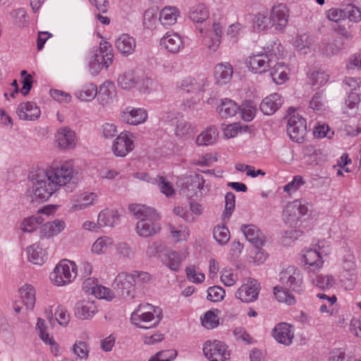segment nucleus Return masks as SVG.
I'll return each mask as SVG.
<instances>
[{
  "label": "nucleus",
  "mask_w": 361,
  "mask_h": 361,
  "mask_svg": "<svg viewBox=\"0 0 361 361\" xmlns=\"http://www.w3.org/2000/svg\"><path fill=\"white\" fill-rule=\"evenodd\" d=\"M98 200L96 193L84 192L73 195L69 203V211L72 213L85 210L94 205Z\"/></svg>",
  "instance_id": "obj_16"
},
{
  "label": "nucleus",
  "mask_w": 361,
  "mask_h": 361,
  "mask_svg": "<svg viewBox=\"0 0 361 361\" xmlns=\"http://www.w3.org/2000/svg\"><path fill=\"white\" fill-rule=\"evenodd\" d=\"M300 260L304 269L312 274L320 271L324 264L322 253L316 247L302 249L300 252Z\"/></svg>",
  "instance_id": "obj_7"
},
{
  "label": "nucleus",
  "mask_w": 361,
  "mask_h": 361,
  "mask_svg": "<svg viewBox=\"0 0 361 361\" xmlns=\"http://www.w3.org/2000/svg\"><path fill=\"white\" fill-rule=\"evenodd\" d=\"M216 110L221 118H228L233 117L238 114L239 106L231 99H224L217 106Z\"/></svg>",
  "instance_id": "obj_40"
},
{
  "label": "nucleus",
  "mask_w": 361,
  "mask_h": 361,
  "mask_svg": "<svg viewBox=\"0 0 361 361\" xmlns=\"http://www.w3.org/2000/svg\"><path fill=\"white\" fill-rule=\"evenodd\" d=\"M54 317L58 324L63 327L67 326L71 320V315L67 308L62 305H58L56 307Z\"/></svg>",
  "instance_id": "obj_51"
},
{
  "label": "nucleus",
  "mask_w": 361,
  "mask_h": 361,
  "mask_svg": "<svg viewBox=\"0 0 361 361\" xmlns=\"http://www.w3.org/2000/svg\"><path fill=\"white\" fill-rule=\"evenodd\" d=\"M265 54L279 59L284 56L285 49L279 40H274L267 45Z\"/></svg>",
  "instance_id": "obj_57"
},
{
  "label": "nucleus",
  "mask_w": 361,
  "mask_h": 361,
  "mask_svg": "<svg viewBox=\"0 0 361 361\" xmlns=\"http://www.w3.org/2000/svg\"><path fill=\"white\" fill-rule=\"evenodd\" d=\"M200 32L202 34V42L207 50L210 53H215L220 47L221 39L213 36L212 33L204 34L202 29H200Z\"/></svg>",
  "instance_id": "obj_49"
},
{
  "label": "nucleus",
  "mask_w": 361,
  "mask_h": 361,
  "mask_svg": "<svg viewBox=\"0 0 361 361\" xmlns=\"http://www.w3.org/2000/svg\"><path fill=\"white\" fill-rule=\"evenodd\" d=\"M66 229V222L63 219L44 221L39 227L38 237L42 240H50L59 235Z\"/></svg>",
  "instance_id": "obj_11"
},
{
  "label": "nucleus",
  "mask_w": 361,
  "mask_h": 361,
  "mask_svg": "<svg viewBox=\"0 0 361 361\" xmlns=\"http://www.w3.org/2000/svg\"><path fill=\"white\" fill-rule=\"evenodd\" d=\"M261 287L259 283L254 279H248L235 291V297L244 303H251L258 298Z\"/></svg>",
  "instance_id": "obj_9"
},
{
  "label": "nucleus",
  "mask_w": 361,
  "mask_h": 361,
  "mask_svg": "<svg viewBox=\"0 0 361 361\" xmlns=\"http://www.w3.org/2000/svg\"><path fill=\"white\" fill-rule=\"evenodd\" d=\"M312 39L308 35H300L295 38L293 42L294 48L301 54H306L310 51Z\"/></svg>",
  "instance_id": "obj_50"
},
{
  "label": "nucleus",
  "mask_w": 361,
  "mask_h": 361,
  "mask_svg": "<svg viewBox=\"0 0 361 361\" xmlns=\"http://www.w3.org/2000/svg\"><path fill=\"white\" fill-rule=\"evenodd\" d=\"M207 85V80L204 77L186 76L177 82L176 88L180 92L187 94L202 92Z\"/></svg>",
  "instance_id": "obj_15"
},
{
  "label": "nucleus",
  "mask_w": 361,
  "mask_h": 361,
  "mask_svg": "<svg viewBox=\"0 0 361 361\" xmlns=\"http://www.w3.org/2000/svg\"><path fill=\"white\" fill-rule=\"evenodd\" d=\"M135 148V135L124 130L121 132L112 142L111 152L118 157H124Z\"/></svg>",
  "instance_id": "obj_8"
},
{
  "label": "nucleus",
  "mask_w": 361,
  "mask_h": 361,
  "mask_svg": "<svg viewBox=\"0 0 361 361\" xmlns=\"http://www.w3.org/2000/svg\"><path fill=\"white\" fill-rule=\"evenodd\" d=\"M185 255L181 256L179 253L173 250L167 251L162 257V262L173 271L179 270L182 260Z\"/></svg>",
  "instance_id": "obj_42"
},
{
  "label": "nucleus",
  "mask_w": 361,
  "mask_h": 361,
  "mask_svg": "<svg viewBox=\"0 0 361 361\" xmlns=\"http://www.w3.org/2000/svg\"><path fill=\"white\" fill-rule=\"evenodd\" d=\"M129 209L138 221H159L161 215L157 211L149 206L142 204H132Z\"/></svg>",
  "instance_id": "obj_22"
},
{
  "label": "nucleus",
  "mask_w": 361,
  "mask_h": 361,
  "mask_svg": "<svg viewBox=\"0 0 361 361\" xmlns=\"http://www.w3.org/2000/svg\"><path fill=\"white\" fill-rule=\"evenodd\" d=\"M113 245L114 240L112 238L106 235L101 236L92 243L90 251L94 255H105Z\"/></svg>",
  "instance_id": "obj_39"
},
{
  "label": "nucleus",
  "mask_w": 361,
  "mask_h": 361,
  "mask_svg": "<svg viewBox=\"0 0 361 361\" xmlns=\"http://www.w3.org/2000/svg\"><path fill=\"white\" fill-rule=\"evenodd\" d=\"M159 20L157 11L154 8H149L145 11L143 18L144 25L148 29H154L156 27Z\"/></svg>",
  "instance_id": "obj_60"
},
{
  "label": "nucleus",
  "mask_w": 361,
  "mask_h": 361,
  "mask_svg": "<svg viewBox=\"0 0 361 361\" xmlns=\"http://www.w3.org/2000/svg\"><path fill=\"white\" fill-rule=\"evenodd\" d=\"M181 180L180 192L188 199L203 197L210 191L209 183L197 173L185 176Z\"/></svg>",
  "instance_id": "obj_6"
},
{
  "label": "nucleus",
  "mask_w": 361,
  "mask_h": 361,
  "mask_svg": "<svg viewBox=\"0 0 361 361\" xmlns=\"http://www.w3.org/2000/svg\"><path fill=\"white\" fill-rule=\"evenodd\" d=\"M98 90L96 85L87 83L75 92V97L81 102H92L97 95Z\"/></svg>",
  "instance_id": "obj_38"
},
{
  "label": "nucleus",
  "mask_w": 361,
  "mask_h": 361,
  "mask_svg": "<svg viewBox=\"0 0 361 361\" xmlns=\"http://www.w3.org/2000/svg\"><path fill=\"white\" fill-rule=\"evenodd\" d=\"M162 317L159 307L151 304L140 305L130 317L131 322L142 329H150L157 326Z\"/></svg>",
  "instance_id": "obj_4"
},
{
  "label": "nucleus",
  "mask_w": 361,
  "mask_h": 361,
  "mask_svg": "<svg viewBox=\"0 0 361 361\" xmlns=\"http://www.w3.org/2000/svg\"><path fill=\"white\" fill-rule=\"evenodd\" d=\"M271 60L267 54L258 52L250 55L245 64L250 72L255 74H262L269 71Z\"/></svg>",
  "instance_id": "obj_19"
},
{
  "label": "nucleus",
  "mask_w": 361,
  "mask_h": 361,
  "mask_svg": "<svg viewBox=\"0 0 361 361\" xmlns=\"http://www.w3.org/2000/svg\"><path fill=\"white\" fill-rule=\"evenodd\" d=\"M44 221V219L41 215H31L23 219L20 223L19 228L25 233L38 232L39 227Z\"/></svg>",
  "instance_id": "obj_36"
},
{
  "label": "nucleus",
  "mask_w": 361,
  "mask_h": 361,
  "mask_svg": "<svg viewBox=\"0 0 361 361\" xmlns=\"http://www.w3.org/2000/svg\"><path fill=\"white\" fill-rule=\"evenodd\" d=\"M240 117L245 121H250L253 119L256 113L255 106L250 101L245 102L239 106V111Z\"/></svg>",
  "instance_id": "obj_52"
},
{
  "label": "nucleus",
  "mask_w": 361,
  "mask_h": 361,
  "mask_svg": "<svg viewBox=\"0 0 361 361\" xmlns=\"http://www.w3.org/2000/svg\"><path fill=\"white\" fill-rule=\"evenodd\" d=\"M244 26L239 22L231 24L226 29V37L232 42H236L243 30Z\"/></svg>",
  "instance_id": "obj_53"
},
{
  "label": "nucleus",
  "mask_w": 361,
  "mask_h": 361,
  "mask_svg": "<svg viewBox=\"0 0 361 361\" xmlns=\"http://www.w3.org/2000/svg\"><path fill=\"white\" fill-rule=\"evenodd\" d=\"M16 26L24 27L28 25V19L24 8H18L13 10L10 13Z\"/></svg>",
  "instance_id": "obj_55"
},
{
  "label": "nucleus",
  "mask_w": 361,
  "mask_h": 361,
  "mask_svg": "<svg viewBox=\"0 0 361 361\" xmlns=\"http://www.w3.org/2000/svg\"><path fill=\"white\" fill-rule=\"evenodd\" d=\"M179 16L180 11L177 7L168 6L160 11L159 20L164 26H171L176 23Z\"/></svg>",
  "instance_id": "obj_37"
},
{
  "label": "nucleus",
  "mask_w": 361,
  "mask_h": 361,
  "mask_svg": "<svg viewBox=\"0 0 361 361\" xmlns=\"http://www.w3.org/2000/svg\"><path fill=\"white\" fill-rule=\"evenodd\" d=\"M345 19L347 18L350 22L357 23L361 20L360 9L353 4L347 5L344 8Z\"/></svg>",
  "instance_id": "obj_63"
},
{
  "label": "nucleus",
  "mask_w": 361,
  "mask_h": 361,
  "mask_svg": "<svg viewBox=\"0 0 361 361\" xmlns=\"http://www.w3.org/2000/svg\"><path fill=\"white\" fill-rule=\"evenodd\" d=\"M271 334L279 343L288 346L295 337L294 327L288 323L281 322L274 326Z\"/></svg>",
  "instance_id": "obj_21"
},
{
  "label": "nucleus",
  "mask_w": 361,
  "mask_h": 361,
  "mask_svg": "<svg viewBox=\"0 0 361 361\" xmlns=\"http://www.w3.org/2000/svg\"><path fill=\"white\" fill-rule=\"evenodd\" d=\"M290 68L283 63H277L271 69V76L278 85L286 82L289 79Z\"/></svg>",
  "instance_id": "obj_41"
},
{
  "label": "nucleus",
  "mask_w": 361,
  "mask_h": 361,
  "mask_svg": "<svg viewBox=\"0 0 361 361\" xmlns=\"http://www.w3.org/2000/svg\"><path fill=\"white\" fill-rule=\"evenodd\" d=\"M219 311L216 309L208 310L201 317L202 325L207 329L216 328L219 324Z\"/></svg>",
  "instance_id": "obj_47"
},
{
  "label": "nucleus",
  "mask_w": 361,
  "mask_h": 361,
  "mask_svg": "<svg viewBox=\"0 0 361 361\" xmlns=\"http://www.w3.org/2000/svg\"><path fill=\"white\" fill-rule=\"evenodd\" d=\"M159 221H138L136 224V233L141 238H150L159 233L161 226Z\"/></svg>",
  "instance_id": "obj_29"
},
{
  "label": "nucleus",
  "mask_w": 361,
  "mask_h": 361,
  "mask_svg": "<svg viewBox=\"0 0 361 361\" xmlns=\"http://www.w3.org/2000/svg\"><path fill=\"white\" fill-rule=\"evenodd\" d=\"M283 99L278 93H272L262 101L259 108L261 111L267 116L272 115L281 106Z\"/></svg>",
  "instance_id": "obj_31"
},
{
  "label": "nucleus",
  "mask_w": 361,
  "mask_h": 361,
  "mask_svg": "<svg viewBox=\"0 0 361 361\" xmlns=\"http://www.w3.org/2000/svg\"><path fill=\"white\" fill-rule=\"evenodd\" d=\"M240 126L236 123L222 124L221 130L223 132V137L226 140L236 137L240 132Z\"/></svg>",
  "instance_id": "obj_64"
},
{
  "label": "nucleus",
  "mask_w": 361,
  "mask_h": 361,
  "mask_svg": "<svg viewBox=\"0 0 361 361\" xmlns=\"http://www.w3.org/2000/svg\"><path fill=\"white\" fill-rule=\"evenodd\" d=\"M160 192L166 197L171 198L175 196L176 191L171 183L163 176H158L157 180Z\"/></svg>",
  "instance_id": "obj_54"
},
{
  "label": "nucleus",
  "mask_w": 361,
  "mask_h": 361,
  "mask_svg": "<svg viewBox=\"0 0 361 361\" xmlns=\"http://www.w3.org/2000/svg\"><path fill=\"white\" fill-rule=\"evenodd\" d=\"M219 130L215 126L207 127L196 137L195 145L197 147H207L216 144L219 140Z\"/></svg>",
  "instance_id": "obj_26"
},
{
  "label": "nucleus",
  "mask_w": 361,
  "mask_h": 361,
  "mask_svg": "<svg viewBox=\"0 0 361 361\" xmlns=\"http://www.w3.org/2000/svg\"><path fill=\"white\" fill-rule=\"evenodd\" d=\"M195 128L192 124L187 121L180 120L177 121L174 129V134L178 138H186L193 135Z\"/></svg>",
  "instance_id": "obj_46"
},
{
  "label": "nucleus",
  "mask_w": 361,
  "mask_h": 361,
  "mask_svg": "<svg viewBox=\"0 0 361 361\" xmlns=\"http://www.w3.org/2000/svg\"><path fill=\"white\" fill-rule=\"evenodd\" d=\"M338 281L344 290L352 291L355 289L357 283V273L339 272Z\"/></svg>",
  "instance_id": "obj_43"
},
{
  "label": "nucleus",
  "mask_w": 361,
  "mask_h": 361,
  "mask_svg": "<svg viewBox=\"0 0 361 361\" xmlns=\"http://www.w3.org/2000/svg\"><path fill=\"white\" fill-rule=\"evenodd\" d=\"M35 331L39 338L44 343L53 337L49 332L48 326L45 320L42 318L37 319Z\"/></svg>",
  "instance_id": "obj_56"
},
{
  "label": "nucleus",
  "mask_w": 361,
  "mask_h": 361,
  "mask_svg": "<svg viewBox=\"0 0 361 361\" xmlns=\"http://www.w3.org/2000/svg\"><path fill=\"white\" fill-rule=\"evenodd\" d=\"M120 221V215L118 211L112 209L102 210L97 216V224L100 227H113Z\"/></svg>",
  "instance_id": "obj_35"
},
{
  "label": "nucleus",
  "mask_w": 361,
  "mask_h": 361,
  "mask_svg": "<svg viewBox=\"0 0 361 361\" xmlns=\"http://www.w3.org/2000/svg\"><path fill=\"white\" fill-rule=\"evenodd\" d=\"M26 253L30 262L36 265H42L47 259V252L38 244H32L27 247Z\"/></svg>",
  "instance_id": "obj_34"
},
{
  "label": "nucleus",
  "mask_w": 361,
  "mask_h": 361,
  "mask_svg": "<svg viewBox=\"0 0 361 361\" xmlns=\"http://www.w3.org/2000/svg\"><path fill=\"white\" fill-rule=\"evenodd\" d=\"M168 228L170 236L175 243L185 241L189 238V229L183 225L174 226L169 224Z\"/></svg>",
  "instance_id": "obj_45"
},
{
  "label": "nucleus",
  "mask_w": 361,
  "mask_h": 361,
  "mask_svg": "<svg viewBox=\"0 0 361 361\" xmlns=\"http://www.w3.org/2000/svg\"><path fill=\"white\" fill-rule=\"evenodd\" d=\"M214 238L221 245H225L230 239V232L225 226H216L213 231Z\"/></svg>",
  "instance_id": "obj_59"
},
{
  "label": "nucleus",
  "mask_w": 361,
  "mask_h": 361,
  "mask_svg": "<svg viewBox=\"0 0 361 361\" xmlns=\"http://www.w3.org/2000/svg\"><path fill=\"white\" fill-rule=\"evenodd\" d=\"M339 272H357L356 258L350 249H344L339 256Z\"/></svg>",
  "instance_id": "obj_32"
},
{
  "label": "nucleus",
  "mask_w": 361,
  "mask_h": 361,
  "mask_svg": "<svg viewBox=\"0 0 361 361\" xmlns=\"http://www.w3.org/2000/svg\"><path fill=\"white\" fill-rule=\"evenodd\" d=\"M209 17V12L202 4H197L190 8L189 12L190 19L196 23H202Z\"/></svg>",
  "instance_id": "obj_44"
},
{
  "label": "nucleus",
  "mask_w": 361,
  "mask_h": 361,
  "mask_svg": "<svg viewBox=\"0 0 361 361\" xmlns=\"http://www.w3.org/2000/svg\"><path fill=\"white\" fill-rule=\"evenodd\" d=\"M329 79V75L320 71H313L309 76V80L311 85L317 87L326 84Z\"/></svg>",
  "instance_id": "obj_62"
},
{
  "label": "nucleus",
  "mask_w": 361,
  "mask_h": 361,
  "mask_svg": "<svg viewBox=\"0 0 361 361\" xmlns=\"http://www.w3.org/2000/svg\"><path fill=\"white\" fill-rule=\"evenodd\" d=\"M98 311L96 302L90 298L79 300L73 307L74 316L80 320H91Z\"/></svg>",
  "instance_id": "obj_17"
},
{
  "label": "nucleus",
  "mask_w": 361,
  "mask_h": 361,
  "mask_svg": "<svg viewBox=\"0 0 361 361\" xmlns=\"http://www.w3.org/2000/svg\"><path fill=\"white\" fill-rule=\"evenodd\" d=\"M18 294L25 309L29 311L33 310L36 302L35 287L30 283H25L19 288Z\"/></svg>",
  "instance_id": "obj_28"
},
{
  "label": "nucleus",
  "mask_w": 361,
  "mask_h": 361,
  "mask_svg": "<svg viewBox=\"0 0 361 361\" xmlns=\"http://www.w3.org/2000/svg\"><path fill=\"white\" fill-rule=\"evenodd\" d=\"M286 130L292 140L300 142L306 135V121L299 114H293L288 121Z\"/></svg>",
  "instance_id": "obj_13"
},
{
  "label": "nucleus",
  "mask_w": 361,
  "mask_h": 361,
  "mask_svg": "<svg viewBox=\"0 0 361 361\" xmlns=\"http://www.w3.org/2000/svg\"><path fill=\"white\" fill-rule=\"evenodd\" d=\"M73 178L71 161L53 162L46 168L37 169L29 173L25 197L32 203H44L61 188L70 184Z\"/></svg>",
  "instance_id": "obj_1"
},
{
  "label": "nucleus",
  "mask_w": 361,
  "mask_h": 361,
  "mask_svg": "<svg viewBox=\"0 0 361 361\" xmlns=\"http://www.w3.org/2000/svg\"><path fill=\"white\" fill-rule=\"evenodd\" d=\"M220 279L226 286H233L238 281V275L231 269L224 268L221 271Z\"/></svg>",
  "instance_id": "obj_61"
},
{
  "label": "nucleus",
  "mask_w": 361,
  "mask_h": 361,
  "mask_svg": "<svg viewBox=\"0 0 361 361\" xmlns=\"http://www.w3.org/2000/svg\"><path fill=\"white\" fill-rule=\"evenodd\" d=\"M54 141L60 149H72L77 145V135L73 130L68 127L61 128L56 132Z\"/></svg>",
  "instance_id": "obj_20"
},
{
  "label": "nucleus",
  "mask_w": 361,
  "mask_h": 361,
  "mask_svg": "<svg viewBox=\"0 0 361 361\" xmlns=\"http://www.w3.org/2000/svg\"><path fill=\"white\" fill-rule=\"evenodd\" d=\"M140 78L133 68H127L118 76L117 85L121 89L130 91L137 87Z\"/></svg>",
  "instance_id": "obj_23"
},
{
  "label": "nucleus",
  "mask_w": 361,
  "mask_h": 361,
  "mask_svg": "<svg viewBox=\"0 0 361 361\" xmlns=\"http://www.w3.org/2000/svg\"><path fill=\"white\" fill-rule=\"evenodd\" d=\"M78 266L75 262L66 259L61 260L50 273L51 283L57 287L71 284L77 277Z\"/></svg>",
  "instance_id": "obj_5"
},
{
  "label": "nucleus",
  "mask_w": 361,
  "mask_h": 361,
  "mask_svg": "<svg viewBox=\"0 0 361 361\" xmlns=\"http://www.w3.org/2000/svg\"><path fill=\"white\" fill-rule=\"evenodd\" d=\"M241 231L245 238L257 248L263 246L267 241L264 235L255 225H243L241 226Z\"/></svg>",
  "instance_id": "obj_27"
},
{
  "label": "nucleus",
  "mask_w": 361,
  "mask_h": 361,
  "mask_svg": "<svg viewBox=\"0 0 361 361\" xmlns=\"http://www.w3.org/2000/svg\"><path fill=\"white\" fill-rule=\"evenodd\" d=\"M160 45L168 51L178 53L184 47L182 37L174 32H168L160 40Z\"/></svg>",
  "instance_id": "obj_24"
},
{
  "label": "nucleus",
  "mask_w": 361,
  "mask_h": 361,
  "mask_svg": "<svg viewBox=\"0 0 361 361\" xmlns=\"http://www.w3.org/2000/svg\"><path fill=\"white\" fill-rule=\"evenodd\" d=\"M312 283L321 289L326 290L333 287L335 279L331 274H319L312 279Z\"/></svg>",
  "instance_id": "obj_48"
},
{
  "label": "nucleus",
  "mask_w": 361,
  "mask_h": 361,
  "mask_svg": "<svg viewBox=\"0 0 361 361\" xmlns=\"http://www.w3.org/2000/svg\"><path fill=\"white\" fill-rule=\"evenodd\" d=\"M312 203L305 200L298 199L289 202L282 212V221L288 227L297 228L302 224V217L309 214Z\"/></svg>",
  "instance_id": "obj_3"
},
{
  "label": "nucleus",
  "mask_w": 361,
  "mask_h": 361,
  "mask_svg": "<svg viewBox=\"0 0 361 361\" xmlns=\"http://www.w3.org/2000/svg\"><path fill=\"white\" fill-rule=\"evenodd\" d=\"M148 118L147 111L141 107L127 106L120 113L121 121L128 125L139 126Z\"/></svg>",
  "instance_id": "obj_14"
},
{
  "label": "nucleus",
  "mask_w": 361,
  "mask_h": 361,
  "mask_svg": "<svg viewBox=\"0 0 361 361\" xmlns=\"http://www.w3.org/2000/svg\"><path fill=\"white\" fill-rule=\"evenodd\" d=\"M233 66L227 62L218 63L214 68V78L219 85L228 83L233 77Z\"/></svg>",
  "instance_id": "obj_33"
},
{
  "label": "nucleus",
  "mask_w": 361,
  "mask_h": 361,
  "mask_svg": "<svg viewBox=\"0 0 361 361\" xmlns=\"http://www.w3.org/2000/svg\"><path fill=\"white\" fill-rule=\"evenodd\" d=\"M253 26L257 32H262L268 30L270 27H271L269 16L267 17L262 13L256 14L254 19Z\"/></svg>",
  "instance_id": "obj_58"
},
{
  "label": "nucleus",
  "mask_w": 361,
  "mask_h": 361,
  "mask_svg": "<svg viewBox=\"0 0 361 361\" xmlns=\"http://www.w3.org/2000/svg\"><path fill=\"white\" fill-rule=\"evenodd\" d=\"M115 47L121 54L129 56L135 51L136 40L128 34H122L116 38Z\"/></svg>",
  "instance_id": "obj_30"
},
{
  "label": "nucleus",
  "mask_w": 361,
  "mask_h": 361,
  "mask_svg": "<svg viewBox=\"0 0 361 361\" xmlns=\"http://www.w3.org/2000/svg\"><path fill=\"white\" fill-rule=\"evenodd\" d=\"M269 18L271 27L277 31H283L288 23L289 9L285 4H276L271 9Z\"/></svg>",
  "instance_id": "obj_18"
},
{
  "label": "nucleus",
  "mask_w": 361,
  "mask_h": 361,
  "mask_svg": "<svg viewBox=\"0 0 361 361\" xmlns=\"http://www.w3.org/2000/svg\"><path fill=\"white\" fill-rule=\"evenodd\" d=\"M203 352L209 361H229L230 360V353L226 345L219 341L205 342Z\"/></svg>",
  "instance_id": "obj_10"
},
{
  "label": "nucleus",
  "mask_w": 361,
  "mask_h": 361,
  "mask_svg": "<svg viewBox=\"0 0 361 361\" xmlns=\"http://www.w3.org/2000/svg\"><path fill=\"white\" fill-rule=\"evenodd\" d=\"M281 286H276L273 293L276 300L287 305L296 302L290 291L301 293L303 290V274L298 267L293 265L283 268L279 274Z\"/></svg>",
  "instance_id": "obj_2"
},
{
  "label": "nucleus",
  "mask_w": 361,
  "mask_h": 361,
  "mask_svg": "<svg viewBox=\"0 0 361 361\" xmlns=\"http://www.w3.org/2000/svg\"><path fill=\"white\" fill-rule=\"evenodd\" d=\"M16 114L20 120L35 121L41 114V111L33 102L20 103L16 110Z\"/></svg>",
  "instance_id": "obj_25"
},
{
  "label": "nucleus",
  "mask_w": 361,
  "mask_h": 361,
  "mask_svg": "<svg viewBox=\"0 0 361 361\" xmlns=\"http://www.w3.org/2000/svg\"><path fill=\"white\" fill-rule=\"evenodd\" d=\"M135 284L132 273L121 272L115 278L113 287L123 297L133 298L135 293Z\"/></svg>",
  "instance_id": "obj_12"
}]
</instances>
